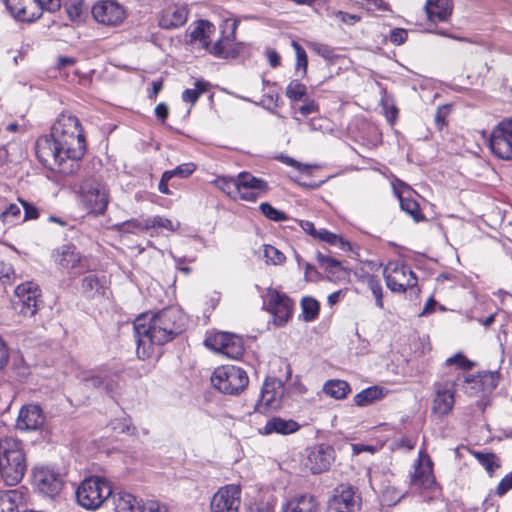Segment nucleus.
I'll use <instances>...</instances> for the list:
<instances>
[{
  "mask_svg": "<svg viewBox=\"0 0 512 512\" xmlns=\"http://www.w3.org/2000/svg\"><path fill=\"white\" fill-rule=\"evenodd\" d=\"M36 155L46 167L63 175H73L85 154L86 139L80 120L71 113H61L51 127V134L36 141Z\"/></svg>",
  "mask_w": 512,
  "mask_h": 512,
  "instance_id": "nucleus-1",
  "label": "nucleus"
},
{
  "mask_svg": "<svg viewBox=\"0 0 512 512\" xmlns=\"http://www.w3.org/2000/svg\"><path fill=\"white\" fill-rule=\"evenodd\" d=\"M184 313L176 308L169 307L156 314H142L134 321V331L137 341V353L143 347V355L151 345H162L179 335L186 326Z\"/></svg>",
  "mask_w": 512,
  "mask_h": 512,
  "instance_id": "nucleus-2",
  "label": "nucleus"
},
{
  "mask_svg": "<svg viewBox=\"0 0 512 512\" xmlns=\"http://www.w3.org/2000/svg\"><path fill=\"white\" fill-rule=\"evenodd\" d=\"M26 469L22 442L14 437L0 439V477L6 485L18 484L23 479Z\"/></svg>",
  "mask_w": 512,
  "mask_h": 512,
  "instance_id": "nucleus-3",
  "label": "nucleus"
},
{
  "mask_svg": "<svg viewBox=\"0 0 512 512\" xmlns=\"http://www.w3.org/2000/svg\"><path fill=\"white\" fill-rule=\"evenodd\" d=\"M111 495V483L97 475L84 478L75 491L77 504L89 511L102 507Z\"/></svg>",
  "mask_w": 512,
  "mask_h": 512,
  "instance_id": "nucleus-4",
  "label": "nucleus"
},
{
  "mask_svg": "<svg viewBox=\"0 0 512 512\" xmlns=\"http://www.w3.org/2000/svg\"><path fill=\"white\" fill-rule=\"evenodd\" d=\"M211 383L224 394L238 395L247 387L249 378L246 371L241 367L222 365L214 370Z\"/></svg>",
  "mask_w": 512,
  "mask_h": 512,
  "instance_id": "nucleus-5",
  "label": "nucleus"
},
{
  "mask_svg": "<svg viewBox=\"0 0 512 512\" xmlns=\"http://www.w3.org/2000/svg\"><path fill=\"white\" fill-rule=\"evenodd\" d=\"M383 275L387 287L392 292H405L417 285L418 279L413 270L401 261H390L384 267Z\"/></svg>",
  "mask_w": 512,
  "mask_h": 512,
  "instance_id": "nucleus-6",
  "label": "nucleus"
},
{
  "mask_svg": "<svg viewBox=\"0 0 512 512\" xmlns=\"http://www.w3.org/2000/svg\"><path fill=\"white\" fill-rule=\"evenodd\" d=\"M489 147L499 159L512 160V117L502 119L492 129Z\"/></svg>",
  "mask_w": 512,
  "mask_h": 512,
  "instance_id": "nucleus-7",
  "label": "nucleus"
},
{
  "mask_svg": "<svg viewBox=\"0 0 512 512\" xmlns=\"http://www.w3.org/2000/svg\"><path fill=\"white\" fill-rule=\"evenodd\" d=\"M239 20L237 18H226L221 24L222 36L214 43H210L207 51L219 58H235L238 50L235 44V33Z\"/></svg>",
  "mask_w": 512,
  "mask_h": 512,
  "instance_id": "nucleus-8",
  "label": "nucleus"
},
{
  "mask_svg": "<svg viewBox=\"0 0 512 512\" xmlns=\"http://www.w3.org/2000/svg\"><path fill=\"white\" fill-rule=\"evenodd\" d=\"M33 481L38 493L48 498L59 495L64 486L63 476L49 466L36 467L33 471Z\"/></svg>",
  "mask_w": 512,
  "mask_h": 512,
  "instance_id": "nucleus-9",
  "label": "nucleus"
},
{
  "mask_svg": "<svg viewBox=\"0 0 512 512\" xmlns=\"http://www.w3.org/2000/svg\"><path fill=\"white\" fill-rule=\"evenodd\" d=\"M81 201L90 213L103 215L109 203L106 187L96 181H87L79 186Z\"/></svg>",
  "mask_w": 512,
  "mask_h": 512,
  "instance_id": "nucleus-10",
  "label": "nucleus"
},
{
  "mask_svg": "<svg viewBox=\"0 0 512 512\" xmlns=\"http://www.w3.org/2000/svg\"><path fill=\"white\" fill-rule=\"evenodd\" d=\"M264 305L273 316V322L277 326L285 325L292 316L293 301L284 293L269 288L264 297Z\"/></svg>",
  "mask_w": 512,
  "mask_h": 512,
  "instance_id": "nucleus-11",
  "label": "nucleus"
},
{
  "mask_svg": "<svg viewBox=\"0 0 512 512\" xmlns=\"http://www.w3.org/2000/svg\"><path fill=\"white\" fill-rule=\"evenodd\" d=\"M40 290L36 283L28 281L15 289L14 309L25 317H32L38 310Z\"/></svg>",
  "mask_w": 512,
  "mask_h": 512,
  "instance_id": "nucleus-12",
  "label": "nucleus"
},
{
  "mask_svg": "<svg viewBox=\"0 0 512 512\" xmlns=\"http://www.w3.org/2000/svg\"><path fill=\"white\" fill-rule=\"evenodd\" d=\"M205 345L232 359H238L244 352L242 338L227 332H217L205 339Z\"/></svg>",
  "mask_w": 512,
  "mask_h": 512,
  "instance_id": "nucleus-13",
  "label": "nucleus"
},
{
  "mask_svg": "<svg viewBox=\"0 0 512 512\" xmlns=\"http://www.w3.org/2000/svg\"><path fill=\"white\" fill-rule=\"evenodd\" d=\"M284 383L277 378H266L260 392V399L255 404V412L266 413L281 407L284 396Z\"/></svg>",
  "mask_w": 512,
  "mask_h": 512,
  "instance_id": "nucleus-14",
  "label": "nucleus"
},
{
  "mask_svg": "<svg viewBox=\"0 0 512 512\" xmlns=\"http://www.w3.org/2000/svg\"><path fill=\"white\" fill-rule=\"evenodd\" d=\"M435 396L432 412L440 417L447 416L453 409L456 394V380L446 379L434 384Z\"/></svg>",
  "mask_w": 512,
  "mask_h": 512,
  "instance_id": "nucleus-15",
  "label": "nucleus"
},
{
  "mask_svg": "<svg viewBox=\"0 0 512 512\" xmlns=\"http://www.w3.org/2000/svg\"><path fill=\"white\" fill-rule=\"evenodd\" d=\"M241 504V487L229 484L221 487L212 497L211 512H239Z\"/></svg>",
  "mask_w": 512,
  "mask_h": 512,
  "instance_id": "nucleus-16",
  "label": "nucleus"
},
{
  "mask_svg": "<svg viewBox=\"0 0 512 512\" xmlns=\"http://www.w3.org/2000/svg\"><path fill=\"white\" fill-rule=\"evenodd\" d=\"M361 498L352 486L340 485L328 502V512H359Z\"/></svg>",
  "mask_w": 512,
  "mask_h": 512,
  "instance_id": "nucleus-17",
  "label": "nucleus"
},
{
  "mask_svg": "<svg viewBox=\"0 0 512 512\" xmlns=\"http://www.w3.org/2000/svg\"><path fill=\"white\" fill-rule=\"evenodd\" d=\"M237 185L239 199L248 202H256L269 190L267 181L249 172H241L237 175Z\"/></svg>",
  "mask_w": 512,
  "mask_h": 512,
  "instance_id": "nucleus-18",
  "label": "nucleus"
},
{
  "mask_svg": "<svg viewBox=\"0 0 512 512\" xmlns=\"http://www.w3.org/2000/svg\"><path fill=\"white\" fill-rule=\"evenodd\" d=\"M410 474V484L416 488H430L434 483L432 461L424 449L418 453V458Z\"/></svg>",
  "mask_w": 512,
  "mask_h": 512,
  "instance_id": "nucleus-19",
  "label": "nucleus"
},
{
  "mask_svg": "<svg viewBox=\"0 0 512 512\" xmlns=\"http://www.w3.org/2000/svg\"><path fill=\"white\" fill-rule=\"evenodd\" d=\"M92 15L101 24L116 26L125 18V11L120 4L111 0H105L94 4Z\"/></svg>",
  "mask_w": 512,
  "mask_h": 512,
  "instance_id": "nucleus-20",
  "label": "nucleus"
},
{
  "mask_svg": "<svg viewBox=\"0 0 512 512\" xmlns=\"http://www.w3.org/2000/svg\"><path fill=\"white\" fill-rule=\"evenodd\" d=\"M334 454L332 446L327 444L316 445L308 453L306 466L313 474L326 471L334 461Z\"/></svg>",
  "mask_w": 512,
  "mask_h": 512,
  "instance_id": "nucleus-21",
  "label": "nucleus"
},
{
  "mask_svg": "<svg viewBox=\"0 0 512 512\" xmlns=\"http://www.w3.org/2000/svg\"><path fill=\"white\" fill-rule=\"evenodd\" d=\"M45 415L42 408L37 404L24 405L17 418L16 425L20 430L36 431L43 427Z\"/></svg>",
  "mask_w": 512,
  "mask_h": 512,
  "instance_id": "nucleus-22",
  "label": "nucleus"
},
{
  "mask_svg": "<svg viewBox=\"0 0 512 512\" xmlns=\"http://www.w3.org/2000/svg\"><path fill=\"white\" fill-rule=\"evenodd\" d=\"M5 5L18 21L33 22L40 18V7L35 0H5Z\"/></svg>",
  "mask_w": 512,
  "mask_h": 512,
  "instance_id": "nucleus-23",
  "label": "nucleus"
},
{
  "mask_svg": "<svg viewBox=\"0 0 512 512\" xmlns=\"http://www.w3.org/2000/svg\"><path fill=\"white\" fill-rule=\"evenodd\" d=\"M188 18L185 5H173L164 9L159 17V26L163 29H175L183 26Z\"/></svg>",
  "mask_w": 512,
  "mask_h": 512,
  "instance_id": "nucleus-24",
  "label": "nucleus"
},
{
  "mask_svg": "<svg viewBox=\"0 0 512 512\" xmlns=\"http://www.w3.org/2000/svg\"><path fill=\"white\" fill-rule=\"evenodd\" d=\"M118 376L109 371L102 370L83 378L86 386L103 388L108 393H114L118 387Z\"/></svg>",
  "mask_w": 512,
  "mask_h": 512,
  "instance_id": "nucleus-25",
  "label": "nucleus"
},
{
  "mask_svg": "<svg viewBox=\"0 0 512 512\" xmlns=\"http://www.w3.org/2000/svg\"><path fill=\"white\" fill-rule=\"evenodd\" d=\"M53 258L64 269H75L81 262L80 253L74 245L70 244L59 247L53 253Z\"/></svg>",
  "mask_w": 512,
  "mask_h": 512,
  "instance_id": "nucleus-26",
  "label": "nucleus"
},
{
  "mask_svg": "<svg viewBox=\"0 0 512 512\" xmlns=\"http://www.w3.org/2000/svg\"><path fill=\"white\" fill-rule=\"evenodd\" d=\"M425 9L431 22H444L452 13V2L451 0H427Z\"/></svg>",
  "mask_w": 512,
  "mask_h": 512,
  "instance_id": "nucleus-27",
  "label": "nucleus"
},
{
  "mask_svg": "<svg viewBox=\"0 0 512 512\" xmlns=\"http://www.w3.org/2000/svg\"><path fill=\"white\" fill-rule=\"evenodd\" d=\"M299 429L300 425L292 419L273 417L266 422L261 433L264 435H270L273 433L288 435L295 433Z\"/></svg>",
  "mask_w": 512,
  "mask_h": 512,
  "instance_id": "nucleus-28",
  "label": "nucleus"
},
{
  "mask_svg": "<svg viewBox=\"0 0 512 512\" xmlns=\"http://www.w3.org/2000/svg\"><path fill=\"white\" fill-rule=\"evenodd\" d=\"M389 391L385 387L373 385L361 390L354 398V404L358 407H366L377 401L384 399Z\"/></svg>",
  "mask_w": 512,
  "mask_h": 512,
  "instance_id": "nucleus-29",
  "label": "nucleus"
},
{
  "mask_svg": "<svg viewBox=\"0 0 512 512\" xmlns=\"http://www.w3.org/2000/svg\"><path fill=\"white\" fill-rule=\"evenodd\" d=\"M317 510L315 498L307 494L293 497L282 508L283 512H317Z\"/></svg>",
  "mask_w": 512,
  "mask_h": 512,
  "instance_id": "nucleus-30",
  "label": "nucleus"
},
{
  "mask_svg": "<svg viewBox=\"0 0 512 512\" xmlns=\"http://www.w3.org/2000/svg\"><path fill=\"white\" fill-rule=\"evenodd\" d=\"M317 261L320 267L327 273L328 278L331 280L340 279L347 273L341 262L335 258L324 255L322 253H318Z\"/></svg>",
  "mask_w": 512,
  "mask_h": 512,
  "instance_id": "nucleus-31",
  "label": "nucleus"
},
{
  "mask_svg": "<svg viewBox=\"0 0 512 512\" xmlns=\"http://www.w3.org/2000/svg\"><path fill=\"white\" fill-rule=\"evenodd\" d=\"M323 392L331 398L342 400L351 392V387L347 381L332 379L324 383Z\"/></svg>",
  "mask_w": 512,
  "mask_h": 512,
  "instance_id": "nucleus-32",
  "label": "nucleus"
},
{
  "mask_svg": "<svg viewBox=\"0 0 512 512\" xmlns=\"http://www.w3.org/2000/svg\"><path fill=\"white\" fill-rule=\"evenodd\" d=\"M214 30V26L205 20H200L190 32L191 41H198L206 50L210 46L209 34Z\"/></svg>",
  "mask_w": 512,
  "mask_h": 512,
  "instance_id": "nucleus-33",
  "label": "nucleus"
},
{
  "mask_svg": "<svg viewBox=\"0 0 512 512\" xmlns=\"http://www.w3.org/2000/svg\"><path fill=\"white\" fill-rule=\"evenodd\" d=\"M115 512H136L139 502L136 497L127 492H119L114 496Z\"/></svg>",
  "mask_w": 512,
  "mask_h": 512,
  "instance_id": "nucleus-34",
  "label": "nucleus"
},
{
  "mask_svg": "<svg viewBox=\"0 0 512 512\" xmlns=\"http://www.w3.org/2000/svg\"><path fill=\"white\" fill-rule=\"evenodd\" d=\"M398 199L400 202L401 209L410 215L416 222L422 220L424 218L421 213L418 202L410 195H405L404 193H400L398 195Z\"/></svg>",
  "mask_w": 512,
  "mask_h": 512,
  "instance_id": "nucleus-35",
  "label": "nucleus"
},
{
  "mask_svg": "<svg viewBox=\"0 0 512 512\" xmlns=\"http://www.w3.org/2000/svg\"><path fill=\"white\" fill-rule=\"evenodd\" d=\"M327 17L337 24H344L348 26L355 25L361 20V17L357 14H350L335 8L327 9Z\"/></svg>",
  "mask_w": 512,
  "mask_h": 512,
  "instance_id": "nucleus-36",
  "label": "nucleus"
},
{
  "mask_svg": "<svg viewBox=\"0 0 512 512\" xmlns=\"http://www.w3.org/2000/svg\"><path fill=\"white\" fill-rule=\"evenodd\" d=\"M315 239L329 245L338 246L340 249L345 251L351 248L350 243L344 240L340 235L332 233L324 228L319 229Z\"/></svg>",
  "mask_w": 512,
  "mask_h": 512,
  "instance_id": "nucleus-37",
  "label": "nucleus"
},
{
  "mask_svg": "<svg viewBox=\"0 0 512 512\" xmlns=\"http://www.w3.org/2000/svg\"><path fill=\"white\" fill-rule=\"evenodd\" d=\"M215 185L227 194L231 198H239L238 185H237V176L236 177H226L220 176L215 180Z\"/></svg>",
  "mask_w": 512,
  "mask_h": 512,
  "instance_id": "nucleus-38",
  "label": "nucleus"
},
{
  "mask_svg": "<svg viewBox=\"0 0 512 512\" xmlns=\"http://www.w3.org/2000/svg\"><path fill=\"white\" fill-rule=\"evenodd\" d=\"M20 495L16 490L0 492V512H18L17 502Z\"/></svg>",
  "mask_w": 512,
  "mask_h": 512,
  "instance_id": "nucleus-39",
  "label": "nucleus"
},
{
  "mask_svg": "<svg viewBox=\"0 0 512 512\" xmlns=\"http://www.w3.org/2000/svg\"><path fill=\"white\" fill-rule=\"evenodd\" d=\"M194 86L193 89H186L182 93V100L191 105H194L199 97L207 91L209 84L204 80H197Z\"/></svg>",
  "mask_w": 512,
  "mask_h": 512,
  "instance_id": "nucleus-40",
  "label": "nucleus"
},
{
  "mask_svg": "<svg viewBox=\"0 0 512 512\" xmlns=\"http://www.w3.org/2000/svg\"><path fill=\"white\" fill-rule=\"evenodd\" d=\"M487 376H469L466 377L463 384V391L469 396H478L484 387V381Z\"/></svg>",
  "mask_w": 512,
  "mask_h": 512,
  "instance_id": "nucleus-41",
  "label": "nucleus"
},
{
  "mask_svg": "<svg viewBox=\"0 0 512 512\" xmlns=\"http://www.w3.org/2000/svg\"><path fill=\"white\" fill-rule=\"evenodd\" d=\"M149 229V218H134L120 224V231L126 233L144 232Z\"/></svg>",
  "mask_w": 512,
  "mask_h": 512,
  "instance_id": "nucleus-42",
  "label": "nucleus"
},
{
  "mask_svg": "<svg viewBox=\"0 0 512 512\" xmlns=\"http://www.w3.org/2000/svg\"><path fill=\"white\" fill-rule=\"evenodd\" d=\"M2 223L11 227L21 221V208L17 204H10L0 215Z\"/></svg>",
  "mask_w": 512,
  "mask_h": 512,
  "instance_id": "nucleus-43",
  "label": "nucleus"
},
{
  "mask_svg": "<svg viewBox=\"0 0 512 512\" xmlns=\"http://www.w3.org/2000/svg\"><path fill=\"white\" fill-rule=\"evenodd\" d=\"M366 283L375 299V305L378 308L383 309V287L380 280L376 276L369 275L366 279Z\"/></svg>",
  "mask_w": 512,
  "mask_h": 512,
  "instance_id": "nucleus-44",
  "label": "nucleus"
},
{
  "mask_svg": "<svg viewBox=\"0 0 512 512\" xmlns=\"http://www.w3.org/2000/svg\"><path fill=\"white\" fill-rule=\"evenodd\" d=\"M301 308L303 319L305 321H312L319 314V303L311 297H305L302 299Z\"/></svg>",
  "mask_w": 512,
  "mask_h": 512,
  "instance_id": "nucleus-45",
  "label": "nucleus"
},
{
  "mask_svg": "<svg viewBox=\"0 0 512 512\" xmlns=\"http://www.w3.org/2000/svg\"><path fill=\"white\" fill-rule=\"evenodd\" d=\"M296 54V72H300L302 76L306 75L308 68V58L304 48L296 41L291 43Z\"/></svg>",
  "mask_w": 512,
  "mask_h": 512,
  "instance_id": "nucleus-46",
  "label": "nucleus"
},
{
  "mask_svg": "<svg viewBox=\"0 0 512 512\" xmlns=\"http://www.w3.org/2000/svg\"><path fill=\"white\" fill-rule=\"evenodd\" d=\"M307 93L305 84L299 80H292L286 87V96L291 101H300Z\"/></svg>",
  "mask_w": 512,
  "mask_h": 512,
  "instance_id": "nucleus-47",
  "label": "nucleus"
},
{
  "mask_svg": "<svg viewBox=\"0 0 512 512\" xmlns=\"http://www.w3.org/2000/svg\"><path fill=\"white\" fill-rule=\"evenodd\" d=\"M263 256L266 263L272 265H281L286 260L285 255L279 249L268 244L263 246Z\"/></svg>",
  "mask_w": 512,
  "mask_h": 512,
  "instance_id": "nucleus-48",
  "label": "nucleus"
},
{
  "mask_svg": "<svg viewBox=\"0 0 512 512\" xmlns=\"http://www.w3.org/2000/svg\"><path fill=\"white\" fill-rule=\"evenodd\" d=\"M478 462L485 468L491 476L494 471L500 467L498 458L493 453H475Z\"/></svg>",
  "mask_w": 512,
  "mask_h": 512,
  "instance_id": "nucleus-49",
  "label": "nucleus"
},
{
  "mask_svg": "<svg viewBox=\"0 0 512 512\" xmlns=\"http://www.w3.org/2000/svg\"><path fill=\"white\" fill-rule=\"evenodd\" d=\"M259 210L261 213L269 220L274 222H283L288 220V216L283 212L276 208H274L270 203L263 202L259 205Z\"/></svg>",
  "mask_w": 512,
  "mask_h": 512,
  "instance_id": "nucleus-50",
  "label": "nucleus"
},
{
  "mask_svg": "<svg viewBox=\"0 0 512 512\" xmlns=\"http://www.w3.org/2000/svg\"><path fill=\"white\" fill-rule=\"evenodd\" d=\"M150 229L151 228H160L165 229L170 232H175L179 229L180 223L178 221H172L171 219L162 217V216H154L149 218Z\"/></svg>",
  "mask_w": 512,
  "mask_h": 512,
  "instance_id": "nucleus-51",
  "label": "nucleus"
},
{
  "mask_svg": "<svg viewBox=\"0 0 512 512\" xmlns=\"http://www.w3.org/2000/svg\"><path fill=\"white\" fill-rule=\"evenodd\" d=\"M445 365H455L459 369L467 371L472 368L473 363L470 360H468L462 353H457L454 356L447 358L445 361Z\"/></svg>",
  "mask_w": 512,
  "mask_h": 512,
  "instance_id": "nucleus-52",
  "label": "nucleus"
},
{
  "mask_svg": "<svg viewBox=\"0 0 512 512\" xmlns=\"http://www.w3.org/2000/svg\"><path fill=\"white\" fill-rule=\"evenodd\" d=\"M196 170V165L192 162H189V163H183V164H180L179 166H177L175 169L173 170H168L166 171L167 173H169V176L171 178L177 176V177H180V178H187L189 177L194 171Z\"/></svg>",
  "mask_w": 512,
  "mask_h": 512,
  "instance_id": "nucleus-53",
  "label": "nucleus"
},
{
  "mask_svg": "<svg viewBox=\"0 0 512 512\" xmlns=\"http://www.w3.org/2000/svg\"><path fill=\"white\" fill-rule=\"evenodd\" d=\"M65 8L69 17L74 20L82 14L83 2L82 0H67L65 2Z\"/></svg>",
  "mask_w": 512,
  "mask_h": 512,
  "instance_id": "nucleus-54",
  "label": "nucleus"
},
{
  "mask_svg": "<svg viewBox=\"0 0 512 512\" xmlns=\"http://www.w3.org/2000/svg\"><path fill=\"white\" fill-rule=\"evenodd\" d=\"M101 288L99 279L95 275L85 276L82 280V289L86 293L98 292Z\"/></svg>",
  "mask_w": 512,
  "mask_h": 512,
  "instance_id": "nucleus-55",
  "label": "nucleus"
},
{
  "mask_svg": "<svg viewBox=\"0 0 512 512\" xmlns=\"http://www.w3.org/2000/svg\"><path fill=\"white\" fill-rule=\"evenodd\" d=\"M112 429L119 433H130L131 422L128 418L122 417L111 421ZM134 430V428H132Z\"/></svg>",
  "mask_w": 512,
  "mask_h": 512,
  "instance_id": "nucleus-56",
  "label": "nucleus"
},
{
  "mask_svg": "<svg viewBox=\"0 0 512 512\" xmlns=\"http://www.w3.org/2000/svg\"><path fill=\"white\" fill-rule=\"evenodd\" d=\"M276 159L279 160L280 162L284 163L285 165H288V166H291V167L295 168L296 170H298L300 172H304V171H306L307 169L310 168L309 165L302 164L301 162H298L294 158H292L290 156H287V155H284V154L278 155L276 157Z\"/></svg>",
  "mask_w": 512,
  "mask_h": 512,
  "instance_id": "nucleus-57",
  "label": "nucleus"
},
{
  "mask_svg": "<svg viewBox=\"0 0 512 512\" xmlns=\"http://www.w3.org/2000/svg\"><path fill=\"white\" fill-rule=\"evenodd\" d=\"M35 2L40 7V16L43 11L55 12L61 7L60 0H35Z\"/></svg>",
  "mask_w": 512,
  "mask_h": 512,
  "instance_id": "nucleus-58",
  "label": "nucleus"
},
{
  "mask_svg": "<svg viewBox=\"0 0 512 512\" xmlns=\"http://www.w3.org/2000/svg\"><path fill=\"white\" fill-rule=\"evenodd\" d=\"M512 489V471L505 475L498 486L496 487L495 493L498 496L505 495L509 490Z\"/></svg>",
  "mask_w": 512,
  "mask_h": 512,
  "instance_id": "nucleus-59",
  "label": "nucleus"
},
{
  "mask_svg": "<svg viewBox=\"0 0 512 512\" xmlns=\"http://www.w3.org/2000/svg\"><path fill=\"white\" fill-rule=\"evenodd\" d=\"M19 201L24 209L23 221L35 220L39 217V211L34 205H32L29 202L22 200V199H20Z\"/></svg>",
  "mask_w": 512,
  "mask_h": 512,
  "instance_id": "nucleus-60",
  "label": "nucleus"
},
{
  "mask_svg": "<svg viewBox=\"0 0 512 512\" xmlns=\"http://www.w3.org/2000/svg\"><path fill=\"white\" fill-rule=\"evenodd\" d=\"M407 40V31L402 28H395L390 33V41L395 45H401Z\"/></svg>",
  "mask_w": 512,
  "mask_h": 512,
  "instance_id": "nucleus-61",
  "label": "nucleus"
},
{
  "mask_svg": "<svg viewBox=\"0 0 512 512\" xmlns=\"http://www.w3.org/2000/svg\"><path fill=\"white\" fill-rule=\"evenodd\" d=\"M13 274V268L10 264L0 263V282L3 285H7L11 282V275Z\"/></svg>",
  "mask_w": 512,
  "mask_h": 512,
  "instance_id": "nucleus-62",
  "label": "nucleus"
},
{
  "mask_svg": "<svg viewBox=\"0 0 512 512\" xmlns=\"http://www.w3.org/2000/svg\"><path fill=\"white\" fill-rule=\"evenodd\" d=\"M141 512H168L167 507L157 501L146 502Z\"/></svg>",
  "mask_w": 512,
  "mask_h": 512,
  "instance_id": "nucleus-63",
  "label": "nucleus"
},
{
  "mask_svg": "<svg viewBox=\"0 0 512 512\" xmlns=\"http://www.w3.org/2000/svg\"><path fill=\"white\" fill-rule=\"evenodd\" d=\"M416 445V438L402 437L395 441V446L399 449L412 450Z\"/></svg>",
  "mask_w": 512,
  "mask_h": 512,
  "instance_id": "nucleus-64",
  "label": "nucleus"
}]
</instances>
